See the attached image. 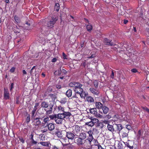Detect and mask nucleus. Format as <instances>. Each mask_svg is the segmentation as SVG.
I'll list each match as a JSON object with an SVG mask.
<instances>
[{"label": "nucleus", "instance_id": "nucleus-10", "mask_svg": "<svg viewBox=\"0 0 149 149\" xmlns=\"http://www.w3.org/2000/svg\"><path fill=\"white\" fill-rule=\"evenodd\" d=\"M61 141L62 144L65 146L67 145L70 143L68 139H67L66 137L62 138Z\"/></svg>", "mask_w": 149, "mask_h": 149}, {"label": "nucleus", "instance_id": "nucleus-15", "mask_svg": "<svg viewBox=\"0 0 149 149\" xmlns=\"http://www.w3.org/2000/svg\"><path fill=\"white\" fill-rule=\"evenodd\" d=\"M68 99L65 97L61 98L59 101L62 104H65L67 102Z\"/></svg>", "mask_w": 149, "mask_h": 149}, {"label": "nucleus", "instance_id": "nucleus-59", "mask_svg": "<svg viewBox=\"0 0 149 149\" xmlns=\"http://www.w3.org/2000/svg\"><path fill=\"white\" fill-rule=\"evenodd\" d=\"M141 135V131L140 130H139L138 132V136L140 137Z\"/></svg>", "mask_w": 149, "mask_h": 149}, {"label": "nucleus", "instance_id": "nucleus-30", "mask_svg": "<svg viewBox=\"0 0 149 149\" xmlns=\"http://www.w3.org/2000/svg\"><path fill=\"white\" fill-rule=\"evenodd\" d=\"M49 117H48L46 116L45 117L43 120V122H44V124H46L47 123H47H48L47 122L49 121Z\"/></svg>", "mask_w": 149, "mask_h": 149}, {"label": "nucleus", "instance_id": "nucleus-53", "mask_svg": "<svg viewBox=\"0 0 149 149\" xmlns=\"http://www.w3.org/2000/svg\"><path fill=\"white\" fill-rule=\"evenodd\" d=\"M88 133L89 135H91L93 134V132L92 130H90L87 132Z\"/></svg>", "mask_w": 149, "mask_h": 149}, {"label": "nucleus", "instance_id": "nucleus-21", "mask_svg": "<svg viewBox=\"0 0 149 149\" xmlns=\"http://www.w3.org/2000/svg\"><path fill=\"white\" fill-rule=\"evenodd\" d=\"M90 112L94 115L97 112V110L96 108L91 109L90 110Z\"/></svg>", "mask_w": 149, "mask_h": 149}, {"label": "nucleus", "instance_id": "nucleus-14", "mask_svg": "<svg viewBox=\"0 0 149 149\" xmlns=\"http://www.w3.org/2000/svg\"><path fill=\"white\" fill-rule=\"evenodd\" d=\"M63 120L56 116L55 119V122L57 124H61Z\"/></svg>", "mask_w": 149, "mask_h": 149}, {"label": "nucleus", "instance_id": "nucleus-5", "mask_svg": "<svg viewBox=\"0 0 149 149\" xmlns=\"http://www.w3.org/2000/svg\"><path fill=\"white\" fill-rule=\"evenodd\" d=\"M78 85L75 88L74 91L76 93L79 94L80 92L83 91V89L81 88L82 86L81 84L79 83Z\"/></svg>", "mask_w": 149, "mask_h": 149}, {"label": "nucleus", "instance_id": "nucleus-4", "mask_svg": "<svg viewBox=\"0 0 149 149\" xmlns=\"http://www.w3.org/2000/svg\"><path fill=\"white\" fill-rule=\"evenodd\" d=\"M73 132L77 136H79V134L80 132L81 128L77 125H75L72 127Z\"/></svg>", "mask_w": 149, "mask_h": 149}, {"label": "nucleus", "instance_id": "nucleus-34", "mask_svg": "<svg viewBox=\"0 0 149 149\" xmlns=\"http://www.w3.org/2000/svg\"><path fill=\"white\" fill-rule=\"evenodd\" d=\"M86 125L91 127L93 126L94 125L91 121L86 123Z\"/></svg>", "mask_w": 149, "mask_h": 149}, {"label": "nucleus", "instance_id": "nucleus-62", "mask_svg": "<svg viewBox=\"0 0 149 149\" xmlns=\"http://www.w3.org/2000/svg\"><path fill=\"white\" fill-rule=\"evenodd\" d=\"M31 142L33 144H36L37 143V142L34 141V139L32 140L31 141Z\"/></svg>", "mask_w": 149, "mask_h": 149}, {"label": "nucleus", "instance_id": "nucleus-20", "mask_svg": "<svg viewBox=\"0 0 149 149\" xmlns=\"http://www.w3.org/2000/svg\"><path fill=\"white\" fill-rule=\"evenodd\" d=\"M86 100L87 102L90 103L93 102L94 101L93 98L90 96L87 97L86 98Z\"/></svg>", "mask_w": 149, "mask_h": 149}, {"label": "nucleus", "instance_id": "nucleus-24", "mask_svg": "<svg viewBox=\"0 0 149 149\" xmlns=\"http://www.w3.org/2000/svg\"><path fill=\"white\" fill-rule=\"evenodd\" d=\"M102 109L103 113L104 114H107L108 112L109 109L106 107H102Z\"/></svg>", "mask_w": 149, "mask_h": 149}, {"label": "nucleus", "instance_id": "nucleus-40", "mask_svg": "<svg viewBox=\"0 0 149 149\" xmlns=\"http://www.w3.org/2000/svg\"><path fill=\"white\" fill-rule=\"evenodd\" d=\"M14 19L16 22L17 23L20 22V20L19 17L16 16H15L14 17Z\"/></svg>", "mask_w": 149, "mask_h": 149}, {"label": "nucleus", "instance_id": "nucleus-54", "mask_svg": "<svg viewBox=\"0 0 149 149\" xmlns=\"http://www.w3.org/2000/svg\"><path fill=\"white\" fill-rule=\"evenodd\" d=\"M15 70V68L12 67L10 70V71L11 72H13Z\"/></svg>", "mask_w": 149, "mask_h": 149}, {"label": "nucleus", "instance_id": "nucleus-43", "mask_svg": "<svg viewBox=\"0 0 149 149\" xmlns=\"http://www.w3.org/2000/svg\"><path fill=\"white\" fill-rule=\"evenodd\" d=\"M97 146L98 147V149H105L102 147L101 146L100 144H96L95 145Z\"/></svg>", "mask_w": 149, "mask_h": 149}, {"label": "nucleus", "instance_id": "nucleus-19", "mask_svg": "<svg viewBox=\"0 0 149 149\" xmlns=\"http://www.w3.org/2000/svg\"><path fill=\"white\" fill-rule=\"evenodd\" d=\"M78 136H79L80 137V138L82 139H84L86 138V134L85 133L82 132L81 133H79V134Z\"/></svg>", "mask_w": 149, "mask_h": 149}, {"label": "nucleus", "instance_id": "nucleus-18", "mask_svg": "<svg viewBox=\"0 0 149 149\" xmlns=\"http://www.w3.org/2000/svg\"><path fill=\"white\" fill-rule=\"evenodd\" d=\"M95 106L96 108L99 109L102 107L103 104L100 102H96L95 103Z\"/></svg>", "mask_w": 149, "mask_h": 149}, {"label": "nucleus", "instance_id": "nucleus-8", "mask_svg": "<svg viewBox=\"0 0 149 149\" xmlns=\"http://www.w3.org/2000/svg\"><path fill=\"white\" fill-rule=\"evenodd\" d=\"M3 97L5 99L7 100L9 98V93L7 89L5 88L4 89Z\"/></svg>", "mask_w": 149, "mask_h": 149}, {"label": "nucleus", "instance_id": "nucleus-41", "mask_svg": "<svg viewBox=\"0 0 149 149\" xmlns=\"http://www.w3.org/2000/svg\"><path fill=\"white\" fill-rule=\"evenodd\" d=\"M97 126L99 127L100 128H102L104 127V125L102 123L100 122L98 123Z\"/></svg>", "mask_w": 149, "mask_h": 149}, {"label": "nucleus", "instance_id": "nucleus-35", "mask_svg": "<svg viewBox=\"0 0 149 149\" xmlns=\"http://www.w3.org/2000/svg\"><path fill=\"white\" fill-rule=\"evenodd\" d=\"M49 96L53 100H54L56 98V96L55 94H49Z\"/></svg>", "mask_w": 149, "mask_h": 149}, {"label": "nucleus", "instance_id": "nucleus-51", "mask_svg": "<svg viewBox=\"0 0 149 149\" xmlns=\"http://www.w3.org/2000/svg\"><path fill=\"white\" fill-rule=\"evenodd\" d=\"M61 71H62L61 68H60L58 70V75H61Z\"/></svg>", "mask_w": 149, "mask_h": 149}, {"label": "nucleus", "instance_id": "nucleus-48", "mask_svg": "<svg viewBox=\"0 0 149 149\" xmlns=\"http://www.w3.org/2000/svg\"><path fill=\"white\" fill-rule=\"evenodd\" d=\"M95 56V54H92L91 56L87 57V58L89 59L90 58H93Z\"/></svg>", "mask_w": 149, "mask_h": 149}, {"label": "nucleus", "instance_id": "nucleus-6", "mask_svg": "<svg viewBox=\"0 0 149 149\" xmlns=\"http://www.w3.org/2000/svg\"><path fill=\"white\" fill-rule=\"evenodd\" d=\"M47 127L49 130L52 131L55 129V124L52 123H47L46 127Z\"/></svg>", "mask_w": 149, "mask_h": 149}, {"label": "nucleus", "instance_id": "nucleus-46", "mask_svg": "<svg viewBox=\"0 0 149 149\" xmlns=\"http://www.w3.org/2000/svg\"><path fill=\"white\" fill-rule=\"evenodd\" d=\"M26 121L27 123H29L30 121V116L29 115L26 118Z\"/></svg>", "mask_w": 149, "mask_h": 149}, {"label": "nucleus", "instance_id": "nucleus-47", "mask_svg": "<svg viewBox=\"0 0 149 149\" xmlns=\"http://www.w3.org/2000/svg\"><path fill=\"white\" fill-rule=\"evenodd\" d=\"M14 88V84L13 83H12L11 84L10 86V90L11 91H12V89Z\"/></svg>", "mask_w": 149, "mask_h": 149}, {"label": "nucleus", "instance_id": "nucleus-52", "mask_svg": "<svg viewBox=\"0 0 149 149\" xmlns=\"http://www.w3.org/2000/svg\"><path fill=\"white\" fill-rule=\"evenodd\" d=\"M126 128L128 130H130L131 129V127L130 125H127L126 126Z\"/></svg>", "mask_w": 149, "mask_h": 149}, {"label": "nucleus", "instance_id": "nucleus-16", "mask_svg": "<svg viewBox=\"0 0 149 149\" xmlns=\"http://www.w3.org/2000/svg\"><path fill=\"white\" fill-rule=\"evenodd\" d=\"M107 128L108 130L111 132H113L114 130L113 126L109 124L107 125Z\"/></svg>", "mask_w": 149, "mask_h": 149}, {"label": "nucleus", "instance_id": "nucleus-56", "mask_svg": "<svg viewBox=\"0 0 149 149\" xmlns=\"http://www.w3.org/2000/svg\"><path fill=\"white\" fill-rule=\"evenodd\" d=\"M56 87L57 88H58V89H60L61 88V86L60 85H59V84L56 85Z\"/></svg>", "mask_w": 149, "mask_h": 149}, {"label": "nucleus", "instance_id": "nucleus-3", "mask_svg": "<svg viewBox=\"0 0 149 149\" xmlns=\"http://www.w3.org/2000/svg\"><path fill=\"white\" fill-rule=\"evenodd\" d=\"M71 115L70 113L69 112H63L61 113H59L56 115L62 120H64L65 118H68Z\"/></svg>", "mask_w": 149, "mask_h": 149}, {"label": "nucleus", "instance_id": "nucleus-42", "mask_svg": "<svg viewBox=\"0 0 149 149\" xmlns=\"http://www.w3.org/2000/svg\"><path fill=\"white\" fill-rule=\"evenodd\" d=\"M94 84L95 88H97L98 86V82L97 80H95L94 81Z\"/></svg>", "mask_w": 149, "mask_h": 149}, {"label": "nucleus", "instance_id": "nucleus-33", "mask_svg": "<svg viewBox=\"0 0 149 149\" xmlns=\"http://www.w3.org/2000/svg\"><path fill=\"white\" fill-rule=\"evenodd\" d=\"M56 135L59 138H61L62 136V133L59 131H57Z\"/></svg>", "mask_w": 149, "mask_h": 149}, {"label": "nucleus", "instance_id": "nucleus-50", "mask_svg": "<svg viewBox=\"0 0 149 149\" xmlns=\"http://www.w3.org/2000/svg\"><path fill=\"white\" fill-rule=\"evenodd\" d=\"M110 77L112 79H113L114 77V73L113 72V70L112 71L111 74L110 75Z\"/></svg>", "mask_w": 149, "mask_h": 149}, {"label": "nucleus", "instance_id": "nucleus-55", "mask_svg": "<svg viewBox=\"0 0 149 149\" xmlns=\"http://www.w3.org/2000/svg\"><path fill=\"white\" fill-rule=\"evenodd\" d=\"M48 131V130L47 129H45L43 130H41V132L42 133H45L47 132Z\"/></svg>", "mask_w": 149, "mask_h": 149}, {"label": "nucleus", "instance_id": "nucleus-39", "mask_svg": "<svg viewBox=\"0 0 149 149\" xmlns=\"http://www.w3.org/2000/svg\"><path fill=\"white\" fill-rule=\"evenodd\" d=\"M55 9L57 11H58L59 10V4L58 3L56 4L55 6Z\"/></svg>", "mask_w": 149, "mask_h": 149}, {"label": "nucleus", "instance_id": "nucleus-26", "mask_svg": "<svg viewBox=\"0 0 149 149\" xmlns=\"http://www.w3.org/2000/svg\"><path fill=\"white\" fill-rule=\"evenodd\" d=\"M82 139L79 137L77 139V143L78 145H82L83 144Z\"/></svg>", "mask_w": 149, "mask_h": 149}, {"label": "nucleus", "instance_id": "nucleus-64", "mask_svg": "<svg viewBox=\"0 0 149 149\" xmlns=\"http://www.w3.org/2000/svg\"><path fill=\"white\" fill-rule=\"evenodd\" d=\"M62 72L63 73H64V74H65L67 72L64 69H62Z\"/></svg>", "mask_w": 149, "mask_h": 149}, {"label": "nucleus", "instance_id": "nucleus-63", "mask_svg": "<svg viewBox=\"0 0 149 149\" xmlns=\"http://www.w3.org/2000/svg\"><path fill=\"white\" fill-rule=\"evenodd\" d=\"M56 61V58H54L52 59V61L53 62H55Z\"/></svg>", "mask_w": 149, "mask_h": 149}, {"label": "nucleus", "instance_id": "nucleus-17", "mask_svg": "<svg viewBox=\"0 0 149 149\" xmlns=\"http://www.w3.org/2000/svg\"><path fill=\"white\" fill-rule=\"evenodd\" d=\"M130 142L132 143V144L131 145H130V142H126V145L127 147L129 148L130 149H133L134 146L133 145L134 144V142L132 141H130Z\"/></svg>", "mask_w": 149, "mask_h": 149}, {"label": "nucleus", "instance_id": "nucleus-11", "mask_svg": "<svg viewBox=\"0 0 149 149\" xmlns=\"http://www.w3.org/2000/svg\"><path fill=\"white\" fill-rule=\"evenodd\" d=\"M104 43L105 44L110 46L114 45V44L109 40L106 38H105L104 39Z\"/></svg>", "mask_w": 149, "mask_h": 149}, {"label": "nucleus", "instance_id": "nucleus-57", "mask_svg": "<svg viewBox=\"0 0 149 149\" xmlns=\"http://www.w3.org/2000/svg\"><path fill=\"white\" fill-rule=\"evenodd\" d=\"M52 149H59V148L57 147L56 146H53Z\"/></svg>", "mask_w": 149, "mask_h": 149}, {"label": "nucleus", "instance_id": "nucleus-31", "mask_svg": "<svg viewBox=\"0 0 149 149\" xmlns=\"http://www.w3.org/2000/svg\"><path fill=\"white\" fill-rule=\"evenodd\" d=\"M58 111H60V112H65L64 111V108L62 107L61 106H59L58 107Z\"/></svg>", "mask_w": 149, "mask_h": 149}, {"label": "nucleus", "instance_id": "nucleus-36", "mask_svg": "<svg viewBox=\"0 0 149 149\" xmlns=\"http://www.w3.org/2000/svg\"><path fill=\"white\" fill-rule=\"evenodd\" d=\"M91 121L93 123L94 125L95 123H98L99 121V120L96 118L91 119Z\"/></svg>", "mask_w": 149, "mask_h": 149}, {"label": "nucleus", "instance_id": "nucleus-29", "mask_svg": "<svg viewBox=\"0 0 149 149\" xmlns=\"http://www.w3.org/2000/svg\"><path fill=\"white\" fill-rule=\"evenodd\" d=\"M79 94L81 98H84L85 97L86 95V94L85 92L83 91H83L82 92H80Z\"/></svg>", "mask_w": 149, "mask_h": 149}, {"label": "nucleus", "instance_id": "nucleus-1", "mask_svg": "<svg viewBox=\"0 0 149 149\" xmlns=\"http://www.w3.org/2000/svg\"><path fill=\"white\" fill-rule=\"evenodd\" d=\"M41 106L42 107L44 108L46 111V114L47 115L49 116L50 114L53 113V105L50 104H49L48 102L45 101L42 102Z\"/></svg>", "mask_w": 149, "mask_h": 149}, {"label": "nucleus", "instance_id": "nucleus-22", "mask_svg": "<svg viewBox=\"0 0 149 149\" xmlns=\"http://www.w3.org/2000/svg\"><path fill=\"white\" fill-rule=\"evenodd\" d=\"M79 83H76L75 82H72L70 83L69 86L70 87H75V88L77 87V86H78V85Z\"/></svg>", "mask_w": 149, "mask_h": 149}, {"label": "nucleus", "instance_id": "nucleus-60", "mask_svg": "<svg viewBox=\"0 0 149 149\" xmlns=\"http://www.w3.org/2000/svg\"><path fill=\"white\" fill-rule=\"evenodd\" d=\"M143 108L144 110H145L146 111L149 113V109L148 108H147L146 107H143Z\"/></svg>", "mask_w": 149, "mask_h": 149}, {"label": "nucleus", "instance_id": "nucleus-7", "mask_svg": "<svg viewBox=\"0 0 149 149\" xmlns=\"http://www.w3.org/2000/svg\"><path fill=\"white\" fill-rule=\"evenodd\" d=\"M90 91L94 95L98 96L99 95L100 92L99 90L95 89L93 88H91L89 89Z\"/></svg>", "mask_w": 149, "mask_h": 149}, {"label": "nucleus", "instance_id": "nucleus-2", "mask_svg": "<svg viewBox=\"0 0 149 149\" xmlns=\"http://www.w3.org/2000/svg\"><path fill=\"white\" fill-rule=\"evenodd\" d=\"M58 19V17L57 16H53L49 20H46L47 22V26L49 28H52Z\"/></svg>", "mask_w": 149, "mask_h": 149}, {"label": "nucleus", "instance_id": "nucleus-61", "mask_svg": "<svg viewBox=\"0 0 149 149\" xmlns=\"http://www.w3.org/2000/svg\"><path fill=\"white\" fill-rule=\"evenodd\" d=\"M19 141L21 142H22V143H24V141L22 138H19Z\"/></svg>", "mask_w": 149, "mask_h": 149}, {"label": "nucleus", "instance_id": "nucleus-45", "mask_svg": "<svg viewBox=\"0 0 149 149\" xmlns=\"http://www.w3.org/2000/svg\"><path fill=\"white\" fill-rule=\"evenodd\" d=\"M127 135L128 134L127 133L125 132H124L122 136L123 138H125L127 136Z\"/></svg>", "mask_w": 149, "mask_h": 149}, {"label": "nucleus", "instance_id": "nucleus-37", "mask_svg": "<svg viewBox=\"0 0 149 149\" xmlns=\"http://www.w3.org/2000/svg\"><path fill=\"white\" fill-rule=\"evenodd\" d=\"M93 139V136L92 134H91V135H89L87 139L91 143Z\"/></svg>", "mask_w": 149, "mask_h": 149}, {"label": "nucleus", "instance_id": "nucleus-9", "mask_svg": "<svg viewBox=\"0 0 149 149\" xmlns=\"http://www.w3.org/2000/svg\"><path fill=\"white\" fill-rule=\"evenodd\" d=\"M74 134L70 132H66V137L69 139L72 140L74 137Z\"/></svg>", "mask_w": 149, "mask_h": 149}, {"label": "nucleus", "instance_id": "nucleus-27", "mask_svg": "<svg viewBox=\"0 0 149 149\" xmlns=\"http://www.w3.org/2000/svg\"><path fill=\"white\" fill-rule=\"evenodd\" d=\"M36 110L33 109L31 112V117L32 119L33 118H35V117L36 116V115L35 114V113L36 111Z\"/></svg>", "mask_w": 149, "mask_h": 149}, {"label": "nucleus", "instance_id": "nucleus-28", "mask_svg": "<svg viewBox=\"0 0 149 149\" xmlns=\"http://www.w3.org/2000/svg\"><path fill=\"white\" fill-rule=\"evenodd\" d=\"M92 26L90 24L87 25L86 26V29L88 31H91L92 30Z\"/></svg>", "mask_w": 149, "mask_h": 149}, {"label": "nucleus", "instance_id": "nucleus-23", "mask_svg": "<svg viewBox=\"0 0 149 149\" xmlns=\"http://www.w3.org/2000/svg\"><path fill=\"white\" fill-rule=\"evenodd\" d=\"M116 125L117 127V131L118 132H119L122 129L123 127L121 124H116Z\"/></svg>", "mask_w": 149, "mask_h": 149}, {"label": "nucleus", "instance_id": "nucleus-58", "mask_svg": "<svg viewBox=\"0 0 149 149\" xmlns=\"http://www.w3.org/2000/svg\"><path fill=\"white\" fill-rule=\"evenodd\" d=\"M132 72L134 73H135L137 72V70L136 69H133L131 70Z\"/></svg>", "mask_w": 149, "mask_h": 149}, {"label": "nucleus", "instance_id": "nucleus-49", "mask_svg": "<svg viewBox=\"0 0 149 149\" xmlns=\"http://www.w3.org/2000/svg\"><path fill=\"white\" fill-rule=\"evenodd\" d=\"M103 123L105 124H109V122L108 120H104L102 121V123Z\"/></svg>", "mask_w": 149, "mask_h": 149}, {"label": "nucleus", "instance_id": "nucleus-38", "mask_svg": "<svg viewBox=\"0 0 149 149\" xmlns=\"http://www.w3.org/2000/svg\"><path fill=\"white\" fill-rule=\"evenodd\" d=\"M94 116L97 118H102L103 117L99 113H98L97 112Z\"/></svg>", "mask_w": 149, "mask_h": 149}, {"label": "nucleus", "instance_id": "nucleus-32", "mask_svg": "<svg viewBox=\"0 0 149 149\" xmlns=\"http://www.w3.org/2000/svg\"><path fill=\"white\" fill-rule=\"evenodd\" d=\"M56 115L54 114L52 115H51L49 116V118L51 120H54L55 121V119L56 118Z\"/></svg>", "mask_w": 149, "mask_h": 149}, {"label": "nucleus", "instance_id": "nucleus-13", "mask_svg": "<svg viewBox=\"0 0 149 149\" xmlns=\"http://www.w3.org/2000/svg\"><path fill=\"white\" fill-rule=\"evenodd\" d=\"M40 144L43 146L46 147H49V145H51L49 141H41L40 142Z\"/></svg>", "mask_w": 149, "mask_h": 149}, {"label": "nucleus", "instance_id": "nucleus-12", "mask_svg": "<svg viewBox=\"0 0 149 149\" xmlns=\"http://www.w3.org/2000/svg\"><path fill=\"white\" fill-rule=\"evenodd\" d=\"M40 118L38 117L36 118H34L32 119L35 123L36 125H40L41 123V121L40 120Z\"/></svg>", "mask_w": 149, "mask_h": 149}, {"label": "nucleus", "instance_id": "nucleus-25", "mask_svg": "<svg viewBox=\"0 0 149 149\" xmlns=\"http://www.w3.org/2000/svg\"><path fill=\"white\" fill-rule=\"evenodd\" d=\"M72 95V91L70 89L68 90L66 92V95L68 97H71Z\"/></svg>", "mask_w": 149, "mask_h": 149}, {"label": "nucleus", "instance_id": "nucleus-44", "mask_svg": "<svg viewBox=\"0 0 149 149\" xmlns=\"http://www.w3.org/2000/svg\"><path fill=\"white\" fill-rule=\"evenodd\" d=\"M39 105V104L38 103H36L35 104V105L34 107V109L35 110H37V107H38Z\"/></svg>", "mask_w": 149, "mask_h": 149}]
</instances>
